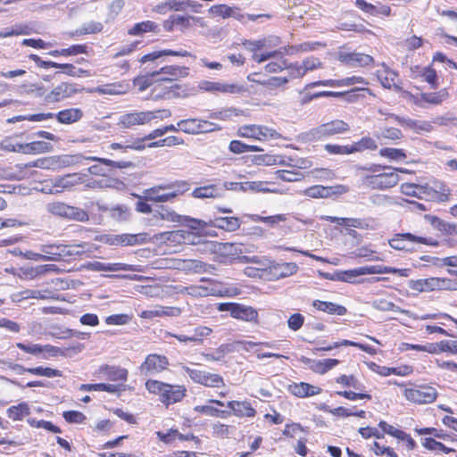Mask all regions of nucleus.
I'll list each match as a JSON object with an SVG mask.
<instances>
[{
  "label": "nucleus",
  "instance_id": "obj_22",
  "mask_svg": "<svg viewBox=\"0 0 457 457\" xmlns=\"http://www.w3.org/2000/svg\"><path fill=\"white\" fill-rule=\"evenodd\" d=\"M338 60L342 63L353 68L369 67L372 66L375 62L371 55L358 52L340 53Z\"/></svg>",
  "mask_w": 457,
  "mask_h": 457
},
{
  "label": "nucleus",
  "instance_id": "obj_7",
  "mask_svg": "<svg viewBox=\"0 0 457 457\" xmlns=\"http://www.w3.org/2000/svg\"><path fill=\"white\" fill-rule=\"evenodd\" d=\"M170 116L171 112L167 109L129 112L120 118L119 125L123 129H130L138 125L149 124L155 119L163 120Z\"/></svg>",
  "mask_w": 457,
  "mask_h": 457
},
{
  "label": "nucleus",
  "instance_id": "obj_19",
  "mask_svg": "<svg viewBox=\"0 0 457 457\" xmlns=\"http://www.w3.org/2000/svg\"><path fill=\"white\" fill-rule=\"evenodd\" d=\"M237 135L242 137L252 138L259 141H266L275 138L276 130L260 125H245L237 130Z\"/></svg>",
  "mask_w": 457,
  "mask_h": 457
},
{
  "label": "nucleus",
  "instance_id": "obj_58",
  "mask_svg": "<svg viewBox=\"0 0 457 457\" xmlns=\"http://www.w3.org/2000/svg\"><path fill=\"white\" fill-rule=\"evenodd\" d=\"M52 145L44 141H33L30 143H24L23 154H39L50 152Z\"/></svg>",
  "mask_w": 457,
  "mask_h": 457
},
{
  "label": "nucleus",
  "instance_id": "obj_49",
  "mask_svg": "<svg viewBox=\"0 0 457 457\" xmlns=\"http://www.w3.org/2000/svg\"><path fill=\"white\" fill-rule=\"evenodd\" d=\"M79 186V173H69L54 179L53 187L64 189H71Z\"/></svg>",
  "mask_w": 457,
  "mask_h": 457
},
{
  "label": "nucleus",
  "instance_id": "obj_54",
  "mask_svg": "<svg viewBox=\"0 0 457 457\" xmlns=\"http://www.w3.org/2000/svg\"><path fill=\"white\" fill-rule=\"evenodd\" d=\"M87 46L84 44L72 45L67 48L55 49L49 52L54 57L58 56H73L82 54H87Z\"/></svg>",
  "mask_w": 457,
  "mask_h": 457
},
{
  "label": "nucleus",
  "instance_id": "obj_6",
  "mask_svg": "<svg viewBox=\"0 0 457 457\" xmlns=\"http://www.w3.org/2000/svg\"><path fill=\"white\" fill-rule=\"evenodd\" d=\"M399 386L404 387L403 395L404 398L416 405L430 404L433 403L437 396L438 392L436 387L428 384H398Z\"/></svg>",
  "mask_w": 457,
  "mask_h": 457
},
{
  "label": "nucleus",
  "instance_id": "obj_14",
  "mask_svg": "<svg viewBox=\"0 0 457 457\" xmlns=\"http://www.w3.org/2000/svg\"><path fill=\"white\" fill-rule=\"evenodd\" d=\"M79 89L78 85L73 82L62 81L54 87L43 98L45 105H55L66 99L75 96Z\"/></svg>",
  "mask_w": 457,
  "mask_h": 457
},
{
  "label": "nucleus",
  "instance_id": "obj_2",
  "mask_svg": "<svg viewBox=\"0 0 457 457\" xmlns=\"http://www.w3.org/2000/svg\"><path fill=\"white\" fill-rule=\"evenodd\" d=\"M145 387L149 394L157 396L159 402L167 408L182 402L187 393L185 385L170 384L153 378L145 381Z\"/></svg>",
  "mask_w": 457,
  "mask_h": 457
},
{
  "label": "nucleus",
  "instance_id": "obj_20",
  "mask_svg": "<svg viewBox=\"0 0 457 457\" xmlns=\"http://www.w3.org/2000/svg\"><path fill=\"white\" fill-rule=\"evenodd\" d=\"M298 266L295 262H271L265 269L264 272L272 280H278L295 274Z\"/></svg>",
  "mask_w": 457,
  "mask_h": 457
},
{
  "label": "nucleus",
  "instance_id": "obj_59",
  "mask_svg": "<svg viewBox=\"0 0 457 457\" xmlns=\"http://www.w3.org/2000/svg\"><path fill=\"white\" fill-rule=\"evenodd\" d=\"M191 195L195 198H216L220 195V190L215 184H210L195 188Z\"/></svg>",
  "mask_w": 457,
  "mask_h": 457
},
{
  "label": "nucleus",
  "instance_id": "obj_34",
  "mask_svg": "<svg viewBox=\"0 0 457 457\" xmlns=\"http://www.w3.org/2000/svg\"><path fill=\"white\" fill-rule=\"evenodd\" d=\"M99 375L113 382L124 383L128 380L129 371L125 368L104 364L97 370Z\"/></svg>",
  "mask_w": 457,
  "mask_h": 457
},
{
  "label": "nucleus",
  "instance_id": "obj_16",
  "mask_svg": "<svg viewBox=\"0 0 457 457\" xmlns=\"http://www.w3.org/2000/svg\"><path fill=\"white\" fill-rule=\"evenodd\" d=\"M184 370L191 380L196 384L213 388L225 386L224 379L219 374L211 373L202 370L191 369L189 367H185Z\"/></svg>",
  "mask_w": 457,
  "mask_h": 457
},
{
  "label": "nucleus",
  "instance_id": "obj_11",
  "mask_svg": "<svg viewBox=\"0 0 457 457\" xmlns=\"http://www.w3.org/2000/svg\"><path fill=\"white\" fill-rule=\"evenodd\" d=\"M201 282H206V285H191L188 287H181L178 292L182 295H188L195 298L207 297V296H224V292L218 283L212 279L202 278Z\"/></svg>",
  "mask_w": 457,
  "mask_h": 457
},
{
  "label": "nucleus",
  "instance_id": "obj_25",
  "mask_svg": "<svg viewBox=\"0 0 457 457\" xmlns=\"http://www.w3.org/2000/svg\"><path fill=\"white\" fill-rule=\"evenodd\" d=\"M355 84H362L369 85V82L361 76H352L346 77L340 79H322L311 82L306 85V88L308 87H350Z\"/></svg>",
  "mask_w": 457,
  "mask_h": 457
},
{
  "label": "nucleus",
  "instance_id": "obj_61",
  "mask_svg": "<svg viewBox=\"0 0 457 457\" xmlns=\"http://www.w3.org/2000/svg\"><path fill=\"white\" fill-rule=\"evenodd\" d=\"M414 431L420 436L431 435L434 436V438H439L443 440L449 439L452 442H457V437L455 436H451L449 434L445 433L442 429H437L433 427L421 428H415Z\"/></svg>",
  "mask_w": 457,
  "mask_h": 457
},
{
  "label": "nucleus",
  "instance_id": "obj_8",
  "mask_svg": "<svg viewBox=\"0 0 457 457\" xmlns=\"http://www.w3.org/2000/svg\"><path fill=\"white\" fill-rule=\"evenodd\" d=\"M410 287L417 292L455 291L457 278L430 277L411 281Z\"/></svg>",
  "mask_w": 457,
  "mask_h": 457
},
{
  "label": "nucleus",
  "instance_id": "obj_10",
  "mask_svg": "<svg viewBox=\"0 0 457 457\" xmlns=\"http://www.w3.org/2000/svg\"><path fill=\"white\" fill-rule=\"evenodd\" d=\"M84 113L80 108H67L58 112L56 114L54 112H40L30 114L25 119L29 121H43L55 118L61 124H72L80 120Z\"/></svg>",
  "mask_w": 457,
  "mask_h": 457
},
{
  "label": "nucleus",
  "instance_id": "obj_41",
  "mask_svg": "<svg viewBox=\"0 0 457 457\" xmlns=\"http://www.w3.org/2000/svg\"><path fill=\"white\" fill-rule=\"evenodd\" d=\"M377 77L383 87L391 89L397 87L398 73L383 64V69L377 71Z\"/></svg>",
  "mask_w": 457,
  "mask_h": 457
},
{
  "label": "nucleus",
  "instance_id": "obj_55",
  "mask_svg": "<svg viewBox=\"0 0 457 457\" xmlns=\"http://www.w3.org/2000/svg\"><path fill=\"white\" fill-rule=\"evenodd\" d=\"M378 155L381 158L386 159L390 162H402L407 158V154L404 149L394 147H382L378 151Z\"/></svg>",
  "mask_w": 457,
  "mask_h": 457
},
{
  "label": "nucleus",
  "instance_id": "obj_24",
  "mask_svg": "<svg viewBox=\"0 0 457 457\" xmlns=\"http://www.w3.org/2000/svg\"><path fill=\"white\" fill-rule=\"evenodd\" d=\"M423 194L432 201L445 203L450 199L451 190L445 182L435 180L430 185L423 186Z\"/></svg>",
  "mask_w": 457,
  "mask_h": 457
},
{
  "label": "nucleus",
  "instance_id": "obj_9",
  "mask_svg": "<svg viewBox=\"0 0 457 457\" xmlns=\"http://www.w3.org/2000/svg\"><path fill=\"white\" fill-rule=\"evenodd\" d=\"M389 245L397 251L411 252L416 244L436 246L438 243L432 237L415 236L411 233H396L389 240Z\"/></svg>",
  "mask_w": 457,
  "mask_h": 457
},
{
  "label": "nucleus",
  "instance_id": "obj_5",
  "mask_svg": "<svg viewBox=\"0 0 457 457\" xmlns=\"http://www.w3.org/2000/svg\"><path fill=\"white\" fill-rule=\"evenodd\" d=\"M16 347L20 350L23 351L26 353H29L32 355H39L44 353H47L49 356L56 357V356H63V357H71L74 354H78L82 352L84 349V345L81 343H74L69 345L67 347L60 348L52 345H26L24 343L19 342L16 343Z\"/></svg>",
  "mask_w": 457,
  "mask_h": 457
},
{
  "label": "nucleus",
  "instance_id": "obj_52",
  "mask_svg": "<svg viewBox=\"0 0 457 457\" xmlns=\"http://www.w3.org/2000/svg\"><path fill=\"white\" fill-rule=\"evenodd\" d=\"M287 68V59L280 50H277V54L270 59V62L264 66L268 73H278Z\"/></svg>",
  "mask_w": 457,
  "mask_h": 457
},
{
  "label": "nucleus",
  "instance_id": "obj_26",
  "mask_svg": "<svg viewBox=\"0 0 457 457\" xmlns=\"http://www.w3.org/2000/svg\"><path fill=\"white\" fill-rule=\"evenodd\" d=\"M354 5L369 16L388 18L393 15L392 8L387 4L375 5L366 0H355Z\"/></svg>",
  "mask_w": 457,
  "mask_h": 457
},
{
  "label": "nucleus",
  "instance_id": "obj_64",
  "mask_svg": "<svg viewBox=\"0 0 457 457\" xmlns=\"http://www.w3.org/2000/svg\"><path fill=\"white\" fill-rule=\"evenodd\" d=\"M65 270L56 264H40L34 266L35 279L40 278L48 274H60Z\"/></svg>",
  "mask_w": 457,
  "mask_h": 457
},
{
  "label": "nucleus",
  "instance_id": "obj_18",
  "mask_svg": "<svg viewBox=\"0 0 457 457\" xmlns=\"http://www.w3.org/2000/svg\"><path fill=\"white\" fill-rule=\"evenodd\" d=\"M170 365L169 359L165 355L150 353L140 364L141 372L145 375L159 374L166 370Z\"/></svg>",
  "mask_w": 457,
  "mask_h": 457
},
{
  "label": "nucleus",
  "instance_id": "obj_46",
  "mask_svg": "<svg viewBox=\"0 0 457 457\" xmlns=\"http://www.w3.org/2000/svg\"><path fill=\"white\" fill-rule=\"evenodd\" d=\"M421 445L426 450L435 452L436 453L450 454L456 453L454 448L446 446L434 437H424L421 440Z\"/></svg>",
  "mask_w": 457,
  "mask_h": 457
},
{
  "label": "nucleus",
  "instance_id": "obj_39",
  "mask_svg": "<svg viewBox=\"0 0 457 457\" xmlns=\"http://www.w3.org/2000/svg\"><path fill=\"white\" fill-rule=\"evenodd\" d=\"M312 307L319 312L330 315L344 316L347 313L346 307L332 302L314 300L312 302Z\"/></svg>",
  "mask_w": 457,
  "mask_h": 457
},
{
  "label": "nucleus",
  "instance_id": "obj_53",
  "mask_svg": "<svg viewBox=\"0 0 457 457\" xmlns=\"http://www.w3.org/2000/svg\"><path fill=\"white\" fill-rule=\"evenodd\" d=\"M213 226L226 231H236L240 227V220L237 217H216L213 220Z\"/></svg>",
  "mask_w": 457,
  "mask_h": 457
},
{
  "label": "nucleus",
  "instance_id": "obj_44",
  "mask_svg": "<svg viewBox=\"0 0 457 457\" xmlns=\"http://www.w3.org/2000/svg\"><path fill=\"white\" fill-rule=\"evenodd\" d=\"M162 56H180V57H189L192 56L191 53L187 50H179L175 51L171 49H163L161 51H154L149 54L143 55L139 62L145 63L146 62H153Z\"/></svg>",
  "mask_w": 457,
  "mask_h": 457
},
{
  "label": "nucleus",
  "instance_id": "obj_27",
  "mask_svg": "<svg viewBox=\"0 0 457 457\" xmlns=\"http://www.w3.org/2000/svg\"><path fill=\"white\" fill-rule=\"evenodd\" d=\"M115 179H96L91 174L79 172V186L84 190H99L112 187L116 184Z\"/></svg>",
  "mask_w": 457,
  "mask_h": 457
},
{
  "label": "nucleus",
  "instance_id": "obj_45",
  "mask_svg": "<svg viewBox=\"0 0 457 457\" xmlns=\"http://www.w3.org/2000/svg\"><path fill=\"white\" fill-rule=\"evenodd\" d=\"M21 137L22 134L6 137L0 142V148L6 152L22 154L24 142H22Z\"/></svg>",
  "mask_w": 457,
  "mask_h": 457
},
{
  "label": "nucleus",
  "instance_id": "obj_43",
  "mask_svg": "<svg viewBox=\"0 0 457 457\" xmlns=\"http://www.w3.org/2000/svg\"><path fill=\"white\" fill-rule=\"evenodd\" d=\"M449 96L446 88H442L436 92L421 93L418 98L420 104L437 105L442 104Z\"/></svg>",
  "mask_w": 457,
  "mask_h": 457
},
{
  "label": "nucleus",
  "instance_id": "obj_37",
  "mask_svg": "<svg viewBox=\"0 0 457 457\" xmlns=\"http://www.w3.org/2000/svg\"><path fill=\"white\" fill-rule=\"evenodd\" d=\"M341 346H353V347H356L370 355H374L377 353V350L369 345L361 344V343H358V342L347 340V339H343L341 341L335 342L332 345L320 346V347L317 348L316 350L321 351V352H328V351H331L335 348H338Z\"/></svg>",
  "mask_w": 457,
  "mask_h": 457
},
{
  "label": "nucleus",
  "instance_id": "obj_30",
  "mask_svg": "<svg viewBox=\"0 0 457 457\" xmlns=\"http://www.w3.org/2000/svg\"><path fill=\"white\" fill-rule=\"evenodd\" d=\"M287 391L297 398H308L321 394L322 389L307 382H293L287 386Z\"/></svg>",
  "mask_w": 457,
  "mask_h": 457
},
{
  "label": "nucleus",
  "instance_id": "obj_13",
  "mask_svg": "<svg viewBox=\"0 0 457 457\" xmlns=\"http://www.w3.org/2000/svg\"><path fill=\"white\" fill-rule=\"evenodd\" d=\"M351 130L349 123L343 120L335 119L322 123L312 129V135L316 140H325L342 134L348 133Z\"/></svg>",
  "mask_w": 457,
  "mask_h": 457
},
{
  "label": "nucleus",
  "instance_id": "obj_47",
  "mask_svg": "<svg viewBox=\"0 0 457 457\" xmlns=\"http://www.w3.org/2000/svg\"><path fill=\"white\" fill-rule=\"evenodd\" d=\"M215 15L223 19L234 17L235 19L241 21L244 15L240 12V9L237 6H228L227 4H217L212 8Z\"/></svg>",
  "mask_w": 457,
  "mask_h": 457
},
{
  "label": "nucleus",
  "instance_id": "obj_17",
  "mask_svg": "<svg viewBox=\"0 0 457 457\" xmlns=\"http://www.w3.org/2000/svg\"><path fill=\"white\" fill-rule=\"evenodd\" d=\"M48 210L54 215L81 222H85L89 220V215L87 211L62 202H54L50 204Z\"/></svg>",
  "mask_w": 457,
  "mask_h": 457
},
{
  "label": "nucleus",
  "instance_id": "obj_33",
  "mask_svg": "<svg viewBox=\"0 0 457 457\" xmlns=\"http://www.w3.org/2000/svg\"><path fill=\"white\" fill-rule=\"evenodd\" d=\"M180 313V308L176 306L155 305L152 309L142 311L139 317L145 320H153L161 317H176L179 316Z\"/></svg>",
  "mask_w": 457,
  "mask_h": 457
},
{
  "label": "nucleus",
  "instance_id": "obj_23",
  "mask_svg": "<svg viewBox=\"0 0 457 457\" xmlns=\"http://www.w3.org/2000/svg\"><path fill=\"white\" fill-rule=\"evenodd\" d=\"M225 405V403L220 400L209 399L206 404L195 405L193 410L195 412L201 415L227 419L231 415V412L229 411L218 408L224 407Z\"/></svg>",
  "mask_w": 457,
  "mask_h": 457
},
{
  "label": "nucleus",
  "instance_id": "obj_1",
  "mask_svg": "<svg viewBox=\"0 0 457 457\" xmlns=\"http://www.w3.org/2000/svg\"><path fill=\"white\" fill-rule=\"evenodd\" d=\"M354 170L363 187L377 191L395 187L399 182L398 172H404L402 168L375 162L355 165Z\"/></svg>",
  "mask_w": 457,
  "mask_h": 457
},
{
  "label": "nucleus",
  "instance_id": "obj_50",
  "mask_svg": "<svg viewBox=\"0 0 457 457\" xmlns=\"http://www.w3.org/2000/svg\"><path fill=\"white\" fill-rule=\"evenodd\" d=\"M6 414L12 421H21L30 414V408L27 403L22 402L17 405L10 406L6 410Z\"/></svg>",
  "mask_w": 457,
  "mask_h": 457
},
{
  "label": "nucleus",
  "instance_id": "obj_56",
  "mask_svg": "<svg viewBox=\"0 0 457 457\" xmlns=\"http://www.w3.org/2000/svg\"><path fill=\"white\" fill-rule=\"evenodd\" d=\"M81 391H104L111 394H120L121 391L120 386L115 384L106 383H95V384H82L79 386Z\"/></svg>",
  "mask_w": 457,
  "mask_h": 457
},
{
  "label": "nucleus",
  "instance_id": "obj_42",
  "mask_svg": "<svg viewBox=\"0 0 457 457\" xmlns=\"http://www.w3.org/2000/svg\"><path fill=\"white\" fill-rule=\"evenodd\" d=\"M351 147V154H358L362 153L365 151H376L378 148L377 141L370 137V136H364L361 137L359 140L354 141L350 144Z\"/></svg>",
  "mask_w": 457,
  "mask_h": 457
},
{
  "label": "nucleus",
  "instance_id": "obj_38",
  "mask_svg": "<svg viewBox=\"0 0 457 457\" xmlns=\"http://www.w3.org/2000/svg\"><path fill=\"white\" fill-rule=\"evenodd\" d=\"M232 318L247 322L259 324V314L256 309L237 303Z\"/></svg>",
  "mask_w": 457,
  "mask_h": 457
},
{
  "label": "nucleus",
  "instance_id": "obj_36",
  "mask_svg": "<svg viewBox=\"0 0 457 457\" xmlns=\"http://www.w3.org/2000/svg\"><path fill=\"white\" fill-rule=\"evenodd\" d=\"M12 369L17 370L19 374L28 372L35 376H41L46 378H55L62 376V372L61 370L50 367L38 366L34 368H25L22 365L15 364L12 367Z\"/></svg>",
  "mask_w": 457,
  "mask_h": 457
},
{
  "label": "nucleus",
  "instance_id": "obj_29",
  "mask_svg": "<svg viewBox=\"0 0 457 457\" xmlns=\"http://www.w3.org/2000/svg\"><path fill=\"white\" fill-rule=\"evenodd\" d=\"M164 84L157 82L152 88V95L154 100L179 97L182 92H184L182 86L178 83Z\"/></svg>",
  "mask_w": 457,
  "mask_h": 457
},
{
  "label": "nucleus",
  "instance_id": "obj_4",
  "mask_svg": "<svg viewBox=\"0 0 457 457\" xmlns=\"http://www.w3.org/2000/svg\"><path fill=\"white\" fill-rule=\"evenodd\" d=\"M190 189L186 180H175L167 184H160L144 191V198L153 203L170 202Z\"/></svg>",
  "mask_w": 457,
  "mask_h": 457
},
{
  "label": "nucleus",
  "instance_id": "obj_63",
  "mask_svg": "<svg viewBox=\"0 0 457 457\" xmlns=\"http://www.w3.org/2000/svg\"><path fill=\"white\" fill-rule=\"evenodd\" d=\"M274 178L278 180L286 181V182H296L303 179V174L297 170H278L274 172Z\"/></svg>",
  "mask_w": 457,
  "mask_h": 457
},
{
  "label": "nucleus",
  "instance_id": "obj_3",
  "mask_svg": "<svg viewBox=\"0 0 457 457\" xmlns=\"http://www.w3.org/2000/svg\"><path fill=\"white\" fill-rule=\"evenodd\" d=\"M398 270L387 266L370 265L361 266L358 268L338 271L337 278L342 282L350 284H361V283H376L379 281L387 280L385 277H371L368 278L358 279L360 276L373 275V274H385V273H396Z\"/></svg>",
  "mask_w": 457,
  "mask_h": 457
},
{
  "label": "nucleus",
  "instance_id": "obj_21",
  "mask_svg": "<svg viewBox=\"0 0 457 457\" xmlns=\"http://www.w3.org/2000/svg\"><path fill=\"white\" fill-rule=\"evenodd\" d=\"M413 79H420L429 85L432 89L438 87V76L433 64L428 66L414 65L410 69Z\"/></svg>",
  "mask_w": 457,
  "mask_h": 457
},
{
  "label": "nucleus",
  "instance_id": "obj_62",
  "mask_svg": "<svg viewBox=\"0 0 457 457\" xmlns=\"http://www.w3.org/2000/svg\"><path fill=\"white\" fill-rule=\"evenodd\" d=\"M339 362V360L332 358L316 360L313 364V373L323 375L337 366Z\"/></svg>",
  "mask_w": 457,
  "mask_h": 457
},
{
  "label": "nucleus",
  "instance_id": "obj_12",
  "mask_svg": "<svg viewBox=\"0 0 457 457\" xmlns=\"http://www.w3.org/2000/svg\"><path fill=\"white\" fill-rule=\"evenodd\" d=\"M86 160L97 162L96 164L91 165L87 168V172L96 179H113L111 176V170L107 167L124 169L132 165L130 162H116L96 156H87L86 157Z\"/></svg>",
  "mask_w": 457,
  "mask_h": 457
},
{
  "label": "nucleus",
  "instance_id": "obj_48",
  "mask_svg": "<svg viewBox=\"0 0 457 457\" xmlns=\"http://www.w3.org/2000/svg\"><path fill=\"white\" fill-rule=\"evenodd\" d=\"M153 219L176 223L182 220V215L178 214L175 211L166 206L161 205L154 211Z\"/></svg>",
  "mask_w": 457,
  "mask_h": 457
},
{
  "label": "nucleus",
  "instance_id": "obj_57",
  "mask_svg": "<svg viewBox=\"0 0 457 457\" xmlns=\"http://www.w3.org/2000/svg\"><path fill=\"white\" fill-rule=\"evenodd\" d=\"M58 249V246L52 245H43L42 252L44 253H34L33 259L36 261H60L62 255Z\"/></svg>",
  "mask_w": 457,
  "mask_h": 457
},
{
  "label": "nucleus",
  "instance_id": "obj_51",
  "mask_svg": "<svg viewBox=\"0 0 457 457\" xmlns=\"http://www.w3.org/2000/svg\"><path fill=\"white\" fill-rule=\"evenodd\" d=\"M158 33L159 26L156 22L153 21H144L138 23H136L133 27H131L128 30V34L130 36H140L145 33Z\"/></svg>",
  "mask_w": 457,
  "mask_h": 457
},
{
  "label": "nucleus",
  "instance_id": "obj_32",
  "mask_svg": "<svg viewBox=\"0 0 457 457\" xmlns=\"http://www.w3.org/2000/svg\"><path fill=\"white\" fill-rule=\"evenodd\" d=\"M178 127H179L180 131L191 135L204 133L211 130V123L207 120L199 119L181 120L178 122Z\"/></svg>",
  "mask_w": 457,
  "mask_h": 457
},
{
  "label": "nucleus",
  "instance_id": "obj_40",
  "mask_svg": "<svg viewBox=\"0 0 457 457\" xmlns=\"http://www.w3.org/2000/svg\"><path fill=\"white\" fill-rule=\"evenodd\" d=\"M152 240L149 233L142 232L137 234H121L116 237V241L123 245H137L148 243Z\"/></svg>",
  "mask_w": 457,
  "mask_h": 457
},
{
  "label": "nucleus",
  "instance_id": "obj_60",
  "mask_svg": "<svg viewBox=\"0 0 457 457\" xmlns=\"http://www.w3.org/2000/svg\"><path fill=\"white\" fill-rule=\"evenodd\" d=\"M157 83L154 71L148 72L145 75L137 76L134 79L133 84L139 91H144L146 88L153 87Z\"/></svg>",
  "mask_w": 457,
  "mask_h": 457
},
{
  "label": "nucleus",
  "instance_id": "obj_35",
  "mask_svg": "<svg viewBox=\"0 0 457 457\" xmlns=\"http://www.w3.org/2000/svg\"><path fill=\"white\" fill-rule=\"evenodd\" d=\"M367 96H375L371 89L367 87H354L350 90L337 92V98H340L348 104L356 103L365 99Z\"/></svg>",
  "mask_w": 457,
  "mask_h": 457
},
{
  "label": "nucleus",
  "instance_id": "obj_28",
  "mask_svg": "<svg viewBox=\"0 0 457 457\" xmlns=\"http://www.w3.org/2000/svg\"><path fill=\"white\" fill-rule=\"evenodd\" d=\"M348 191V187L344 185L335 187H325L322 185H314L304 190V195L312 198H328L336 194H343Z\"/></svg>",
  "mask_w": 457,
  "mask_h": 457
},
{
  "label": "nucleus",
  "instance_id": "obj_31",
  "mask_svg": "<svg viewBox=\"0 0 457 457\" xmlns=\"http://www.w3.org/2000/svg\"><path fill=\"white\" fill-rule=\"evenodd\" d=\"M226 406L231 410V413H233L237 418H248L253 419L256 416L257 411L253 406L252 403L247 400L244 401H237L232 400L228 401L226 403Z\"/></svg>",
  "mask_w": 457,
  "mask_h": 457
},
{
  "label": "nucleus",
  "instance_id": "obj_15",
  "mask_svg": "<svg viewBox=\"0 0 457 457\" xmlns=\"http://www.w3.org/2000/svg\"><path fill=\"white\" fill-rule=\"evenodd\" d=\"M157 82L172 84L176 81L187 78L190 73V68L177 64L165 65L159 70L154 71Z\"/></svg>",
  "mask_w": 457,
  "mask_h": 457
}]
</instances>
